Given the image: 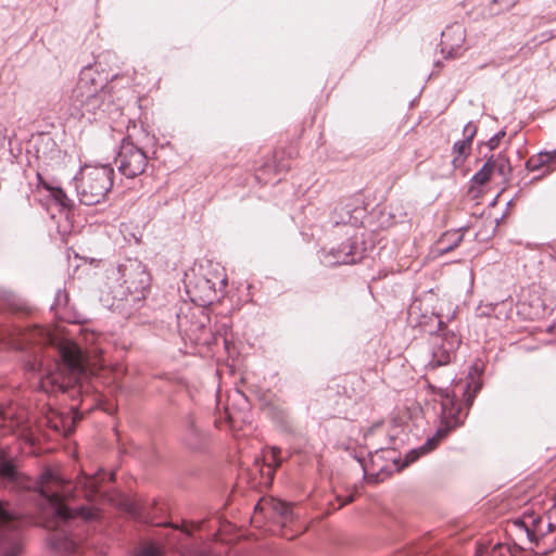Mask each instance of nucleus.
<instances>
[{
    "instance_id": "obj_35",
    "label": "nucleus",
    "mask_w": 556,
    "mask_h": 556,
    "mask_svg": "<svg viewBox=\"0 0 556 556\" xmlns=\"http://www.w3.org/2000/svg\"><path fill=\"white\" fill-rule=\"evenodd\" d=\"M181 535H182L185 539H187V538L190 535L189 530H188V529H185V530L182 531Z\"/></svg>"
},
{
    "instance_id": "obj_18",
    "label": "nucleus",
    "mask_w": 556,
    "mask_h": 556,
    "mask_svg": "<svg viewBox=\"0 0 556 556\" xmlns=\"http://www.w3.org/2000/svg\"><path fill=\"white\" fill-rule=\"evenodd\" d=\"M102 481V478L99 473L96 475H83L77 478L75 483V493L81 494L88 501H92L99 491V485Z\"/></svg>"
},
{
    "instance_id": "obj_15",
    "label": "nucleus",
    "mask_w": 556,
    "mask_h": 556,
    "mask_svg": "<svg viewBox=\"0 0 556 556\" xmlns=\"http://www.w3.org/2000/svg\"><path fill=\"white\" fill-rule=\"evenodd\" d=\"M513 526L517 530L525 532L529 543L534 544L536 547H539L540 541L545 538V518L542 516L534 514L525 515L522 518L515 519Z\"/></svg>"
},
{
    "instance_id": "obj_6",
    "label": "nucleus",
    "mask_w": 556,
    "mask_h": 556,
    "mask_svg": "<svg viewBox=\"0 0 556 556\" xmlns=\"http://www.w3.org/2000/svg\"><path fill=\"white\" fill-rule=\"evenodd\" d=\"M114 169L110 165H86L75 178L78 200L85 205L103 201L113 186Z\"/></svg>"
},
{
    "instance_id": "obj_26",
    "label": "nucleus",
    "mask_w": 556,
    "mask_h": 556,
    "mask_svg": "<svg viewBox=\"0 0 556 556\" xmlns=\"http://www.w3.org/2000/svg\"><path fill=\"white\" fill-rule=\"evenodd\" d=\"M493 156V164L492 168L493 172H497L501 176H505L507 172H510V166L508 160L503 156L502 154H498L496 156Z\"/></svg>"
},
{
    "instance_id": "obj_12",
    "label": "nucleus",
    "mask_w": 556,
    "mask_h": 556,
    "mask_svg": "<svg viewBox=\"0 0 556 556\" xmlns=\"http://www.w3.org/2000/svg\"><path fill=\"white\" fill-rule=\"evenodd\" d=\"M255 514L262 513L266 518L285 527L293 520V513L290 506L274 497H263L255 505Z\"/></svg>"
},
{
    "instance_id": "obj_13",
    "label": "nucleus",
    "mask_w": 556,
    "mask_h": 556,
    "mask_svg": "<svg viewBox=\"0 0 556 556\" xmlns=\"http://www.w3.org/2000/svg\"><path fill=\"white\" fill-rule=\"evenodd\" d=\"M466 40V29L460 23H453L441 31V52L446 58H455Z\"/></svg>"
},
{
    "instance_id": "obj_14",
    "label": "nucleus",
    "mask_w": 556,
    "mask_h": 556,
    "mask_svg": "<svg viewBox=\"0 0 556 556\" xmlns=\"http://www.w3.org/2000/svg\"><path fill=\"white\" fill-rule=\"evenodd\" d=\"M364 256V250L358 245L356 241L348 240L343 242L339 249L330 250L325 255V263L328 266L341 265V264H355L359 262Z\"/></svg>"
},
{
    "instance_id": "obj_17",
    "label": "nucleus",
    "mask_w": 556,
    "mask_h": 556,
    "mask_svg": "<svg viewBox=\"0 0 556 556\" xmlns=\"http://www.w3.org/2000/svg\"><path fill=\"white\" fill-rule=\"evenodd\" d=\"M526 168L529 172H535L546 168L545 173H552L556 169V149L552 151H541L529 157L526 162Z\"/></svg>"
},
{
    "instance_id": "obj_9",
    "label": "nucleus",
    "mask_w": 556,
    "mask_h": 556,
    "mask_svg": "<svg viewBox=\"0 0 556 556\" xmlns=\"http://www.w3.org/2000/svg\"><path fill=\"white\" fill-rule=\"evenodd\" d=\"M482 371V367L475 363L469 367L466 381L455 383L451 392L442 389L443 393H447L450 397L455 399L456 406H463V413L468 414L477 394L482 388V381L480 379Z\"/></svg>"
},
{
    "instance_id": "obj_29",
    "label": "nucleus",
    "mask_w": 556,
    "mask_h": 556,
    "mask_svg": "<svg viewBox=\"0 0 556 556\" xmlns=\"http://www.w3.org/2000/svg\"><path fill=\"white\" fill-rule=\"evenodd\" d=\"M506 131L500 130L495 135H493L486 142V146L490 150H494L498 147L500 141L505 137Z\"/></svg>"
},
{
    "instance_id": "obj_22",
    "label": "nucleus",
    "mask_w": 556,
    "mask_h": 556,
    "mask_svg": "<svg viewBox=\"0 0 556 556\" xmlns=\"http://www.w3.org/2000/svg\"><path fill=\"white\" fill-rule=\"evenodd\" d=\"M493 156H491L482 167L471 177V181L473 185L482 186L490 180L491 174L493 173L492 168Z\"/></svg>"
},
{
    "instance_id": "obj_19",
    "label": "nucleus",
    "mask_w": 556,
    "mask_h": 556,
    "mask_svg": "<svg viewBox=\"0 0 556 556\" xmlns=\"http://www.w3.org/2000/svg\"><path fill=\"white\" fill-rule=\"evenodd\" d=\"M518 0H480L479 14L483 17H491L510 10Z\"/></svg>"
},
{
    "instance_id": "obj_32",
    "label": "nucleus",
    "mask_w": 556,
    "mask_h": 556,
    "mask_svg": "<svg viewBox=\"0 0 556 556\" xmlns=\"http://www.w3.org/2000/svg\"><path fill=\"white\" fill-rule=\"evenodd\" d=\"M27 370H37V364L34 362V363H28L27 364Z\"/></svg>"
},
{
    "instance_id": "obj_27",
    "label": "nucleus",
    "mask_w": 556,
    "mask_h": 556,
    "mask_svg": "<svg viewBox=\"0 0 556 556\" xmlns=\"http://www.w3.org/2000/svg\"><path fill=\"white\" fill-rule=\"evenodd\" d=\"M477 126L473 122H468L464 128H463V135H464V139L465 142H468L471 144L476 134H477Z\"/></svg>"
},
{
    "instance_id": "obj_4",
    "label": "nucleus",
    "mask_w": 556,
    "mask_h": 556,
    "mask_svg": "<svg viewBox=\"0 0 556 556\" xmlns=\"http://www.w3.org/2000/svg\"><path fill=\"white\" fill-rule=\"evenodd\" d=\"M110 103L111 90L106 77L91 66L84 67L70 97V114L90 122L105 112Z\"/></svg>"
},
{
    "instance_id": "obj_28",
    "label": "nucleus",
    "mask_w": 556,
    "mask_h": 556,
    "mask_svg": "<svg viewBox=\"0 0 556 556\" xmlns=\"http://www.w3.org/2000/svg\"><path fill=\"white\" fill-rule=\"evenodd\" d=\"M181 556H213L205 549L197 548V547H185L181 546L180 549Z\"/></svg>"
},
{
    "instance_id": "obj_37",
    "label": "nucleus",
    "mask_w": 556,
    "mask_h": 556,
    "mask_svg": "<svg viewBox=\"0 0 556 556\" xmlns=\"http://www.w3.org/2000/svg\"><path fill=\"white\" fill-rule=\"evenodd\" d=\"M198 328H199L200 330H202V331H205V327H204V325H203V324H201Z\"/></svg>"
},
{
    "instance_id": "obj_38",
    "label": "nucleus",
    "mask_w": 556,
    "mask_h": 556,
    "mask_svg": "<svg viewBox=\"0 0 556 556\" xmlns=\"http://www.w3.org/2000/svg\"><path fill=\"white\" fill-rule=\"evenodd\" d=\"M418 554L420 555L421 554V547L419 546V551H418Z\"/></svg>"
},
{
    "instance_id": "obj_36",
    "label": "nucleus",
    "mask_w": 556,
    "mask_h": 556,
    "mask_svg": "<svg viewBox=\"0 0 556 556\" xmlns=\"http://www.w3.org/2000/svg\"><path fill=\"white\" fill-rule=\"evenodd\" d=\"M220 285H222V287H226V285H227L226 278L220 280Z\"/></svg>"
},
{
    "instance_id": "obj_8",
    "label": "nucleus",
    "mask_w": 556,
    "mask_h": 556,
    "mask_svg": "<svg viewBox=\"0 0 556 556\" xmlns=\"http://www.w3.org/2000/svg\"><path fill=\"white\" fill-rule=\"evenodd\" d=\"M115 163L122 175L127 178H135L146 170L148 156L141 148L125 138L121 143Z\"/></svg>"
},
{
    "instance_id": "obj_11",
    "label": "nucleus",
    "mask_w": 556,
    "mask_h": 556,
    "mask_svg": "<svg viewBox=\"0 0 556 556\" xmlns=\"http://www.w3.org/2000/svg\"><path fill=\"white\" fill-rule=\"evenodd\" d=\"M46 340V334L41 329H21L0 327V341L17 350H24L28 344Z\"/></svg>"
},
{
    "instance_id": "obj_3",
    "label": "nucleus",
    "mask_w": 556,
    "mask_h": 556,
    "mask_svg": "<svg viewBox=\"0 0 556 556\" xmlns=\"http://www.w3.org/2000/svg\"><path fill=\"white\" fill-rule=\"evenodd\" d=\"M150 282L151 277L143 263L127 258L117 266L106 268L101 300L116 308L122 302L135 306L146 298Z\"/></svg>"
},
{
    "instance_id": "obj_2",
    "label": "nucleus",
    "mask_w": 556,
    "mask_h": 556,
    "mask_svg": "<svg viewBox=\"0 0 556 556\" xmlns=\"http://www.w3.org/2000/svg\"><path fill=\"white\" fill-rule=\"evenodd\" d=\"M438 303L439 299L432 288L421 298L419 296V311L421 312L419 314V331L431 337V359L426 365L424 376L429 390L425 396L424 407L419 405V412L425 418L440 421L435 433L419 446V456L433 451L448 432L460 426L467 417V413H463V406H456L455 399L443 393L441 387L437 390L428 376L429 370L450 364L460 343V339L455 332L444 328Z\"/></svg>"
},
{
    "instance_id": "obj_33",
    "label": "nucleus",
    "mask_w": 556,
    "mask_h": 556,
    "mask_svg": "<svg viewBox=\"0 0 556 556\" xmlns=\"http://www.w3.org/2000/svg\"><path fill=\"white\" fill-rule=\"evenodd\" d=\"M190 332H191V333H188V336H189L191 339H193V340H195V341H201V340H202V338H200V337H198V336H194V337H193V332H194V331H193L192 329L190 330Z\"/></svg>"
},
{
    "instance_id": "obj_23",
    "label": "nucleus",
    "mask_w": 556,
    "mask_h": 556,
    "mask_svg": "<svg viewBox=\"0 0 556 556\" xmlns=\"http://www.w3.org/2000/svg\"><path fill=\"white\" fill-rule=\"evenodd\" d=\"M476 556H516L509 545L497 543L490 551L478 549Z\"/></svg>"
},
{
    "instance_id": "obj_34",
    "label": "nucleus",
    "mask_w": 556,
    "mask_h": 556,
    "mask_svg": "<svg viewBox=\"0 0 556 556\" xmlns=\"http://www.w3.org/2000/svg\"><path fill=\"white\" fill-rule=\"evenodd\" d=\"M203 283H204V285H205V287H207L208 289H212L211 280H208V279H204V280H203Z\"/></svg>"
},
{
    "instance_id": "obj_25",
    "label": "nucleus",
    "mask_w": 556,
    "mask_h": 556,
    "mask_svg": "<svg viewBox=\"0 0 556 556\" xmlns=\"http://www.w3.org/2000/svg\"><path fill=\"white\" fill-rule=\"evenodd\" d=\"M47 189L50 190L52 198L62 208H72V200L66 195V193L61 188H50L47 186Z\"/></svg>"
},
{
    "instance_id": "obj_5",
    "label": "nucleus",
    "mask_w": 556,
    "mask_h": 556,
    "mask_svg": "<svg viewBox=\"0 0 556 556\" xmlns=\"http://www.w3.org/2000/svg\"><path fill=\"white\" fill-rule=\"evenodd\" d=\"M60 356L61 361L54 364L53 370L48 369L45 375H40L39 388L43 392H67L87 375V363L78 345L74 343L64 345Z\"/></svg>"
},
{
    "instance_id": "obj_31",
    "label": "nucleus",
    "mask_w": 556,
    "mask_h": 556,
    "mask_svg": "<svg viewBox=\"0 0 556 556\" xmlns=\"http://www.w3.org/2000/svg\"><path fill=\"white\" fill-rule=\"evenodd\" d=\"M337 501L339 502V505L337 508H341L343 507L344 505L349 504V503H352L354 501V495L353 494H350L349 496H346L344 500L341 498L340 496L337 497Z\"/></svg>"
},
{
    "instance_id": "obj_16",
    "label": "nucleus",
    "mask_w": 556,
    "mask_h": 556,
    "mask_svg": "<svg viewBox=\"0 0 556 556\" xmlns=\"http://www.w3.org/2000/svg\"><path fill=\"white\" fill-rule=\"evenodd\" d=\"M466 230L467 227H460L459 229L444 232L441 236V238L437 241L433 250L431 251V253H433L432 257L443 255L457 248L459 243L463 241V232Z\"/></svg>"
},
{
    "instance_id": "obj_10",
    "label": "nucleus",
    "mask_w": 556,
    "mask_h": 556,
    "mask_svg": "<svg viewBox=\"0 0 556 556\" xmlns=\"http://www.w3.org/2000/svg\"><path fill=\"white\" fill-rule=\"evenodd\" d=\"M365 207L358 198H346L337 203L332 213L331 220L334 225L358 226L365 217Z\"/></svg>"
},
{
    "instance_id": "obj_24",
    "label": "nucleus",
    "mask_w": 556,
    "mask_h": 556,
    "mask_svg": "<svg viewBox=\"0 0 556 556\" xmlns=\"http://www.w3.org/2000/svg\"><path fill=\"white\" fill-rule=\"evenodd\" d=\"M132 556H163V551L152 542H144L136 548Z\"/></svg>"
},
{
    "instance_id": "obj_20",
    "label": "nucleus",
    "mask_w": 556,
    "mask_h": 556,
    "mask_svg": "<svg viewBox=\"0 0 556 556\" xmlns=\"http://www.w3.org/2000/svg\"><path fill=\"white\" fill-rule=\"evenodd\" d=\"M203 440L204 435L197 428L194 418L189 416L186 425V433L184 435L185 444L191 450H197L201 447Z\"/></svg>"
},
{
    "instance_id": "obj_30",
    "label": "nucleus",
    "mask_w": 556,
    "mask_h": 556,
    "mask_svg": "<svg viewBox=\"0 0 556 556\" xmlns=\"http://www.w3.org/2000/svg\"><path fill=\"white\" fill-rule=\"evenodd\" d=\"M280 453V450L277 447H273L270 455L266 456V462L269 467H278L281 463V460L278 458V454Z\"/></svg>"
},
{
    "instance_id": "obj_7",
    "label": "nucleus",
    "mask_w": 556,
    "mask_h": 556,
    "mask_svg": "<svg viewBox=\"0 0 556 556\" xmlns=\"http://www.w3.org/2000/svg\"><path fill=\"white\" fill-rule=\"evenodd\" d=\"M417 459V450H412L405 462L400 466L396 452L393 448H379L369 453V464L364 466L365 475L372 481H382L394 470L399 471Z\"/></svg>"
},
{
    "instance_id": "obj_21",
    "label": "nucleus",
    "mask_w": 556,
    "mask_h": 556,
    "mask_svg": "<svg viewBox=\"0 0 556 556\" xmlns=\"http://www.w3.org/2000/svg\"><path fill=\"white\" fill-rule=\"evenodd\" d=\"M470 147L471 144L465 142V140H457L454 142L452 148L454 154L452 163L454 167H459L464 164L466 157L469 155Z\"/></svg>"
},
{
    "instance_id": "obj_1",
    "label": "nucleus",
    "mask_w": 556,
    "mask_h": 556,
    "mask_svg": "<svg viewBox=\"0 0 556 556\" xmlns=\"http://www.w3.org/2000/svg\"><path fill=\"white\" fill-rule=\"evenodd\" d=\"M24 422V415L16 416L15 408L10 406L0 409V437L13 432ZM0 479L25 489H34L42 509L53 517L56 529L50 534V545L60 552L76 554L79 544L68 527L80 518L91 521L99 517L94 506L71 507L67 501L75 496L70 482L65 481L59 470L46 468L36 481L23 477L15 466L4 458L0 451ZM16 516L0 503V556H18L22 552V539L16 529Z\"/></svg>"
}]
</instances>
